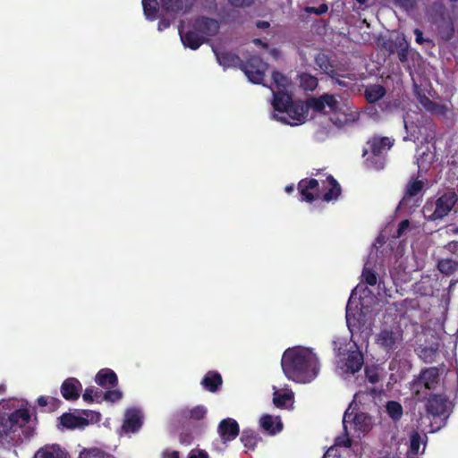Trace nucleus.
<instances>
[{
	"label": "nucleus",
	"mask_w": 458,
	"mask_h": 458,
	"mask_svg": "<svg viewBox=\"0 0 458 458\" xmlns=\"http://www.w3.org/2000/svg\"><path fill=\"white\" fill-rule=\"evenodd\" d=\"M402 333L384 328L377 335L376 344L386 352H394L402 341Z\"/></svg>",
	"instance_id": "6e6552de"
},
{
	"label": "nucleus",
	"mask_w": 458,
	"mask_h": 458,
	"mask_svg": "<svg viewBox=\"0 0 458 458\" xmlns=\"http://www.w3.org/2000/svg\"><path fill=\"white\" fill-rule=\"evenodd\" d=\"M328 7L326 4H321L318 7H307L306 12L310 13H315L317 15L324 14L327 12Z\"/></svg>",
	"instance_id": "a18cd8bd"
},
{
	"label": "nucleus",
	"mask_w": 458,
	"mask_h": 458,
	"mask_svg": "<svg viewBox=\"0 0 458 458\" xmlns=\"http://www.w3.org/2000/svg\"><path fill=\"white\" fill-rule=\"evenodd\" d=\"M456 263L451 259H444L438 263L439 270L443 273L451 272L454 269Z\"/></svg>",
	"instance_id": "37998d69"
},
{
	"label": "nucleus",
	"mask_w": 458,
	"mask_h": 458,
	"mask_svg": "<svg viewBox=\"0 0 458 458\" xmlns=\"http://www.w3.org/2000/svg\"><path fill=\"white\" fill-rule=\"evenodd\" d=\"M445 249L452 253L458 251V241H451L445 245Z\"/></svg>",
	"instance_id": "13d9d810"
},
{
	"label": "nucleus",
	"mask_w": 458,
	"mask_h": 458,
	"mask_svg": "<svg viewBox=\"0 0 458 458\" xmlns=\"http://www.w3.org/2000/svg\"><path fill=\"white\" fill-rule=\"evenodd\" d=\"M159 4L160 2L158 3L157 0H142L143 11L147 19L154 21L157 18Z\"/></svg>",
	"instance_id": "2f4dec72"
},
{
	"label": "nucleus",
	"mask_w": 458,
	"mask_h": 458,
	"mask_svg": "<svg viewBox=\"0 0 458 458\" xmlns=\"http://www.w3.org/2000/svg\"><path fill=\"white\" fill-rule=\"evenodd\" d=\"M123 397V393L119 389H109L104 393L103 398L112 403L117 402Z\"/></svg>",
	"instance_id": "79ce46f5"
},
{
	"label": "nucleus",
	"mask_w": 458,
	"mask_h": 458,
	"mask_svg": "<svg viewBox=\"0 0 458 458\" xmlns=\"http://www.w3.org/2000/svg\"><path fill=\"white\" fill-rule=\"evenodd\" d=\"M354 428L361 433H366L370 429V417L364 412L355 413L352 418Z\"/></svg>",
	"instance_id": "c756f323"
},
{
	"label": "nucleus",
	"mask_w": 458,
	"mask_h": 458,
	"mask_svg": "<svg viewBox=\"0 0 458 458\" xmlns=\"http://www.w3.org/2000/svg\"><path fill=\"white\" fill-rule=\"evenodd\" d=\"M281 367L288 379L298 383H309L318 374V359L307 349L288 348L284 351Z\"/></svg>",
	"instance_id": "f03ea898"
},
{
	"label": "nucleus",
	"mask_w": 458,
	"mask_h": 458,
	"mask_svg": "<svg viewBox=\"0 0 458 458\" xmlns=\"http://www.w3.org/2000/svg\"><path fill=\"white\" fill-rule=\"evenodd\" d=\"M200 384L206 390L216 393L220 389L223 378L217 371L209 370L206 373Z\"/></svg>",
	"instance_id": "a211bd4d"
},
{
	"label": "nucleus",
	"mask_w": 458,
	"mask_h": 458,
	"mask_svg": "<svg viewBox=\"0 0 458 458\" xmlns=\"http://www.w3.org/2000/svg\"><path fill=\"white\" fill-rule=\"evenodd\" d=\"M284 190L287 193H292L294 191V186L293 184L286 185Z\"/></svg>",
	"instance_id": "338daca9"
},
{
	"label": "nucleus",
	"mask_w": 458,
	"mask_h": 458,
	"mask_svg": "<svg viewBox=\"0 0 458 458\" xmlns=\"http://www.w3.org/2000/svg\"><path fill=\"white\" fill-rule=\"evenodd\" d=\"M315 64L323 73L328 75L331 79H335L336 76H341L335 70V65L330 57L324 53H318L316 55Z\"/></svg>",
	"instance_id": "f3484780"
},
{
	"label": "nucleus",
	"mask_w": 458,
	"mask_h": 458,
	"mask_svg": "<svg viewBox=\"0 0 458 458\" xmlns=\"http://www.w3.org/2000/svg\"><path fill=\"white\" fill-rule=\"evenodd\" d=\"M216 60L224 68H239L242 69L243 60L241 57L228 51L214 50Z\"/></svg>",
	"instance_id": "2eb2a0df"
},
{
	"label": "nucleus",
	"mask_w": 458,
	"mask_h": 458,
	"mask_svg": "<svg viewBox=\"0 0 458 458\" xmlns=\"http://www.w3.org/2000/svg\"><path fill=\"white\" fill-rule=\"evenodd\" d=\"M162 458H180V454L178 451L165 449L162 452Z\"/></svg>",
	"instance_id": "4d7b16f0"
},
{
	"label": "nucleus",
	"mask_w": 458,
	"mask_h": 458,
	"mask_svg": "<svg viewBox=\"0 0 458 458\" xmlns=\"http://www.w3.org/2000/svg\"><path fill=\"white\" fill-rule=\"evenodd\" d=\"M228 2L236 7H246L252 4L254 0H228Z\"/></svg>",
	"instance_id": "3c124183"
},
{
	"label": "nucleus",
	"mask_w": 458,
	"mask_h": 458,
	"mask_svg": "<svg viewBox=\"0 0 458 458\" xmlns=\"http://www.w3.org/2000/svg\"><path fill=\"white\" fill-rule=\"evenodd\" d=\"M167 27H169V22L168 21H166L165 20L159 21V22H158V30H161L165 29V28H167Z\"/></svg>",
	"instance_id": "0e129e2a"
},
{
	"label": "nucleus",
	"mask_w": 458,
	"mask_h": 458,
	"mask_svg": "<svg viewBox=\"0 0 458 458\" xmlns=\"http://www.w3.org/2000/svg\"><path fill=\"white\" fill-rule=\"evenodd\" d=\"M94 387H87L82 394V398L87 403H92L94 401Z\"/></svg>",
	"instance_id": "603ef678"
},
{
	"label": "nucleus",
	"mask_w": 458,
	"mask_h": 458,
	"mask_svg": "<svg viewBox=\"0 0 458 458\" xmlns=\"http://www.w3.org/2000/svg\"><path fill=\"white\" fill-rule=\"evenodd\" d=\"M325 106H328L331 112H336L339 107V102L335 95L325 93L323 94Z\"/></svg>",
	"instance_id": "ea45409f"
},
{
	"label": "nucleus",
	"mask_w": 458,
	"mask_h": 458,
	"mask_svg": "<svg viewBox=\"0 0 458 458\" xmlns=\"http://www.w3.org/2000/svg\"><path fill=\"white\" fill-rule=\"evenodd\" d=\"M298 190L301 195V200L312 203L314 200L321 199L326 202L335 200L341 195L342 189L338 182L333 175L329 174L326 180L301 179L298 183Z\"/></svg>",
	"instance_id": "7ed1b4c3"
},
{
	"label": "nucleus",
	"mask_w": 458,
	"mask_h": 458,
	"mask_svg": "<svg viewBox=\"0 0 458 458\" xmlns=\"http://www.w3.org/2000/svg\"><path fill=\"white\" fill-rule=\"evenodd\" d=\"M103 395H104V394L101 390L94 389V396L96 397V399H100V398H102Z\"/></svg>",
	"instance_id": "69168bd1"
},
{
	"label": "nucleus",
	"mask_w": 458,
	"mask_h": 458,
	"mask_svg": "<svg viewBox=\"0 0 458 458\" xmlns=\"http://www.w3.org/2000/svg\"><path fill=\"white\" fill-rule=\"evenodd\" d=\"M284 113H286L288 117L292 119L293 122H287L286 117L284 116H278L274 114V117L278 121H281L284 123H289L291 125H297L304 123L309 114L306 103L298 101H293Z\"/></svg>",
	"instance_id": "1a4fd4ad"
},
{
	"label": "nucleus",
	"mask_w": 458,
	"mask_h": 458,
	"mask_svg": "<svg viewBox=\"0 0 458 458\" xmlns=\"http://www.w3.org/2000/svg\"><path fill=\"white\" fill-rule=\"evenodd\" d=\"M268 64L259 55H250L246 62L243 61L241 71L248 80L255 84H262Z\"/></svg>",
	"instance_id": "0eeeda50"
},
{
	"label": "nucleus",
	"mask_w": 458,
	"mask_h": 458,
	"mask_svg": "<svg viewBox=\"0 0 458 458\" xmlns=\"http://www.w3.org/2000/svg\"><path fill=\"white\" fill-rule=\"evenodd\" d=\"M408 47L409 45L404 38H402V39L398 42V59L402 63H405L408 60Z\"/></svg>",
	"instance_id": "a19ab883"
},
{
	"label": "nucleus",
	"mask_w": 458,
	"mask_h": 458,
	"mask_svg": "<svg viewBox=\"0 0 458 458\" xmlns=\"http://www.w3.org/2000/svg\"><path fill=\"white\" fill-rule=\"evenodd\" d=\"M293 394L292 392L289 393H281L279 391H275L273 394V403L277 408H285L286 403L288 401L293 400Z\"/></svg>",
	"instance_id": "c9c22d12"
},
{
	"label": "nucleus",
	"mask_w": 458,
	"mask_h": 458,
	"mask_svg": "<svg viewBox=\"0 0 458 458\" xmlns=\"http://www.w3.org/2000/svg\"><path fill=\"white\" fill-rule=\"evenodd\" d=\"M318 85L317 77L310 73H301L300 75V86L306 91H313Z\"/></svg>",
	"instance_id": "72a5a7b5"
},
{
	"label": "nucleus",
	"mask_w": 458,
	"mask_h": 458,
	"mask_svg": "<svg viewBox=\"0 0 458 458\" xmlns=\"http://www.w3.org/2000/svg\"><path fill=\"white\" fill-rule=\"evenodd\" d=\"M274 98H273V107L275 110L278 112L284 113L288 106L292 104L293 98L292 95L287 92V90H276L273 91Z\"/></svg>",
	"instance_id": "4be33fe9"
},
{
	"label": "nucleus",
	"mask_w": 458,
	"mask_h": 458,
	"mask_svg": "<svg viewBox=\"0 0 458 458\" xmlns=\"http://www.w3.org/2000/svg\"><path fill=\"white\" fill-rule=\"evenodd\" d=\"M386 93L384 86L380 84L369 85L365 89L364 96L366 100L372 104L382 99Z\"/></svg>",
	"instance_id": "a878e982"
},
{
	"label": "nucleus",
	"mask_w": 458,
	"mask_h": 458,
	"mask_svg": "<svg viewBox=\"0 0 458 458\" xmlns=\"http://www.w3.org/2000/svg\"><path fill=\"white\" fill-rule=\"evenodd\" d=\"M439 381V369L436 367L426 368L420 370L418 377L411 383V389L414 398L418 402L427 399L428 394L421 389L433 390Z\"/></svg>",
	"instance_id": "39448f33"
},
{
	"label": "nucleus",
	"mask_w": 458,
	"mask_h": 458,
	"mask_svg": "<svg viewBox=\"0 0 458 458\" xmlns=\"http://www.w3.org/2000/svg\"><path fill=\"white\" fill-rule=\"evenodd\" d=\"M240 440L247 450L253 451L257 444L261 440V437L253 429L245 428L242 432Z\"/></svg>",
	"instance_id": "393cba45"
},
{
	"label": "nucleus",
	"mask_w": 458,
	"mask_h": 458,
	"mask_svg": "<svg viewBox=\"0 0 458 458\" xmlns=\"http://www.w3.org/2000/svg\"><path fill=\"white\" fill-rule=\"evenodd\" d=\"M260 427L271 436H274L283 429V423L279 417H273L270 414L263 415L259 420Z\"/></svg>",
	"instance_id": "dca6fc26"
},
{
	"label": "nucleus",
	"mask_w": 458,
	"mask_h": 458,
	"mask_svg": "<svg viewBox=\"0 0 458 458\" xmlns=\"http://www.w3.org/2000/svg\"><path fill=\"white\" fill-rule=\"evenodd\" d=\"M379 106L382 111H391L393 108L397 107V103L396 101L392 103L391 101L384 100Z\"/></svg>",
	"instance_id": "6e6d98bb"
},
{
	"label": "nucleus",
	"mask_w": 458,
	"mask_h": 458,
	"mask_svg": "<svg viewBox=\"0 0 458 458\" xmlns=\"http://www.w3.org/2000/svg\"><path fill=\"white\" fill-rule=\"evenodd\" d=\"M361 276L363 281L369 286H374L377 284V275L371 268L363 267Z\"/></svg>",
	"instance_id": "58836bf2"
},
{
	"label": "nucleus",
	"mask_w": 458,
	"mask_h": 458,
	"mask_svg": "<svg viewBox=\"0 0 458 458\" xmlns=\"http://www.w3.org/2000/svg\"><path fill=\"white\" fill-rule=\"evenodd\" d=\"M414 35H415V41L418 44L420 45V44H422L424 42L423 33H422V31L420 29H415L414 30Z\"/></svg>",
	"instance_id": "bf43d9fd"
},
{
	"label": "nucleus",
	"mask_w": 458,
	"mask_h": 458,
	"mask_svg": "<svg viewBox=\"0 0 458 458\" xmlns=\"http://www.w3.org/2000/svg\"><path fill=\"white\" fill-rule=\"evenodd\" d=\"M458 201L454 190H448L437 199H429L422 208V213L428 221H438L447 216Z\"/></svg>",
	"instance_id": "20e7f679"
},
{
	"label": "nucleus",
	"mask_w": 458,
	"mask_h": 458,
	"mask_svg": "<svg viewBox=\"0 0 458 458\" xmlns=\"http://www.w3.org/2000/svg\"><path fill=\"white\" fill-rule=\"evenodd\" d=\"M394 143V139L374 135L367 141V145L369 147V151L372 155L371 158H368L367 161L369 162L376 170L383 169L386 161L384 154L393 147Z\"/></svg>",
	"instance_id": "423d86ee"
},
{
	"label": "nucleus",
	"mask_w": 458,
	"mask_h": 458,
	"mask_svg": "<svg viewBox=\"0 0 458 458\" xmlns=\"http://www.w3.org/2000/svg\"><path fill=\"white\" fill-rule=\"evenodd\" d=\"M272 80L276 90H287L289 81L285 75L278 71H274Z\"/></svg>",
	"instance_id": "4c0bfd02"
},
{
	"label": "nucleus",
	"mask_w": 458,
	"mask_h": 458,
	"mask_svg": "<svg viewBox=\"0 0 458 458\" xmlns=\"http://www.w3.org/2000/svg\"><path fill=\"white\" fill-rule=\"evenodd\" d=\"M188 458H209V456L205 450L193 449L190 452Z\"/></svg>",
	"instance_id": "8fccbe9b"
},
{
	"label": "nucleus",
	"mask_w": 458,
	"mask_h": 458,
	"mask_svg": "<svg viewBox=\"0 0 458 458\" xmlns=\"http://www.w3.org/2000/svg\"><path fill=\"white\" fill-rule=\"evenodd\" d=\"M424 183L420 180H413L411 181L406 185L405 194L401 201V204H404V202L408 201L412 197L417 196L423 189Z\"/></svg>",
	"instance_id": "7c9ffc66"
},
{
	"label": "nucleus",
	"mask_w": 458,
	"mask_h": 458,
	"mask_svg": "<svg viewBox=\"0 0 458 458\" xmlns=\"http://www.w3.org/2000/svg\"><path fill=\"white\" fill-rule=\"evenodd\" d=\"M308 111L310 109L314 110L317 113H322L325 110V102L323 99V95L318 98L310 97L305 101Z\"/></svg>",
	"instance_id": "e433bc0d"
},
{
	"label": "nucleus",
	"mask_w": 458,
	"mask_h": 458,
	"mask_svg": "<svg viewBox=\"0 0 458 458\" xmlns=\"http://www.w3.org/2000/svg\"><path fill=\"white\" fill-rule=\"evenodd\" d=\"M269 26H270L269 22L266 21H258L256 22V27L258 29L265 30V29L269 28Z\"/></svg>",
	"instance_id": "680f3d73"
},
{
	"label": "nucleus",
	"mask_w": 458,
	"mask_h": 458,
	"mask_svg": "<svg viewBox=\"0 0 458 458\" xmlns=\"http://www.w3.org/2000/svg\"><path fill=\"white\" fill-rule=\"evenodd\" d=\"M33 458H71L67 450L58 444H47L40 447Z\"/></svg>",
	"instance_id": "ddd939ff"
},
{
	"label": "nucleus",
	"mask_w": 458,
	"mask_h": 458,
	"mask_svg": "<svg viewBox=\"0 0 458 458\" xmlns=\"http://www.w3.org/2000/svg\"><path fill=\"white\" fill-rule=\"evenodd\" d=\"M61 403V400H59L58 398L49 396L48 411H53L56 410L60 406Z\"/></svg>",
	"instance_id": "5fc2aeb1"
},
{
	"label": "nucleus",
	"mask_w": 458,
	"mask_h": 458,
	"mask_svg": "<svg viewBox=\"0 0 458 458\" xmlns=\"http://www.w3.org/2000/svg\"><path fill=\"white\" fill-rule=\"evenodd\" d=\"M253 43H254V45L260 46L264 48L268 47V44L267 42H264L261 38H254Z\"/></svg>",
	"instance_id": "e2e57ef3"
},
{
	"label": "nucleus",
	"mask_w": 458,
	"mask_h": 458,
	"mask_svg": "<svg viewBox=\"0 0 458 458\" xmlns=\"http://www.w3.org/2000/svg\"><path fill=\"white\" fill-rule=\"evenodd\" d=\"M386 410L388 416L394 420L398 421L401 420L403 414V409L402 404L396 401H389L386 403Z\"/></svg>",
	"instance_id": "473e14b6"
},
{
	"label": "nucleus",
	"mask_w": 458,
	"mask_h": 458,
	"mask_svg": "<svg viewBox=\"0 0 458 458\" xmlns=\"http://www.w3.org/2000/svg\"><path fill=\"white\" fill-rule=\"evenodd\" d=\"M423 106L426 107L427 110L432 112V113H437L440 109L443 108L442 106L439 104L433 102L429 98H426L425 101H422Z\"/></svg>",
	"instance_id": "c03bdc74"
},
{
	"label": "nucleus",
	"mask_w": 458,
	"mask_h": 458,
	"mask_svg": "<svg viewBox=\"0 0 458 458\" xmlns=\"http://www.w3.org/2000/svg\"><path fill=\"white\" fill-rule=\"evenodd\" d=\"M208 410L204 405H197L192 409H182L180 411V416L183 419H190L193 420H201L207 415Z\"/></svg>",
	"instance_id": "c85d7f7f"
},
{
	"label": "nucleus",
	"mask_w": 458,
	"mask_h": 458,
	"mask_svg": "<svg viewBox=\"0 0 458 458\" xmlns=\"http://www.w3.org/2000/svg\"><path fill=\"white\" fill-rule=\"evenodd\" d=\"M217 433L222 443L225 444L227 442H231L240 434L239 424L234 419H223L217 426Z\"/></svg>",
	"instance_id": "9d476101"
},
{
	"label": "nucleus",
	"mask_w": 458,
	"mask_h": 458,
	"mask_svg": "<svg viewBox=\"0 0 458 458\" xmlns=\"http://www.w3.org/2000/svg\"><path fill=\"white\" fill-rule=\"evenodd\" d=\"M82 386L75 377L66 378L61 385V394L67 401H76L80 397Z\"/></svg>",
	"instance_id": "4468645a"
},
{
	"label": "nucleus",
	"mask_w": 458,
	"mask_h": 458,
	"mask_svg": "<svg viewBox=\"0 0 458 458\" xmlns=\"http://www.w3.org/2000/svg\"><path fill=\"white\" fill-rule=\"evenodd\" d=\"M142 426V420L139 411L130 410L125 414L123 428L125 431L137 432Z\"/></svg>",
	"instance_id": "412c9836"
},
{
	"label": "nucleus",
	"mask_w": 458,
	"mask_h": 458,
	"mask_svg": "<svg viewBox=\"0 0 458 458\" xmlns=\"http://www.w3.org/2000/svg\"><path fill=\"white\" fill-rule=\"evenodd\" d=\"M95 381L102 387H115L118 385V377L111 369H100L96 375Z\"/></svg>",
	"instance_id": "6ab92c4d"
},
{
	"label": "nucleus",
	"mask_w": 458,
	"mask_h": 458,
	"mask_svg": "<svg viewBox=\"0 0 458 458\" xmlns=\"http://www.w3.org/2000/svg\"><path fill=\"white\" fill-rule=\"evenodd\" d=\"M0 407V446L11 449L30 441L36 434V420L27 408H13L9 401Z\"/></svg>",
	"instance_id": "f257e3e1"
},
{
	"label": "nucleus",
	"mask_w": 458,
	"mask_h": 458,
	"mask_svg": "<svg viewBox=\"0 0 458 458\" xmlns=\"http://www.w3.org/2000/svg\"><path fill=\"white\" fill-rule=\"evenodd\" d=\"M396 4L404 8L405 10H412L416 4L417 0H394Z\"/></svg>",
	"instance_id": "49530a36"
},
{
	"label": "nucleus",
	"mask_w": 458,
	"mask_h": 458,
	"mask_svg": "<svg viewBox=\"0 0 458 458\" xmlns=\"http://www.w3.org/2000/svg\"><path fill=\"white\" fill-rule=\"evenodd\" d=\"M339 77H340V76H336V77H335V79H333V80L335 81V83H337V84H339V85H341V86H344L345 84H344L342 81H340V80L338 79Z\"/></svg>",
	"instance_id": "774afa93"
},
{
	"label": "nucleus",
	"mask_w": 458,
	"mask_h": 458,
	"mask_svg": "<svg viewBox=\"0 0 458 458\" xmlns=\"http://www.w3.org/2000/svg\"><path fill=\"white\" fill-rule=\"evenodd\" d=\"M363 355L359 351L350 352L345 361V370L350 373L358 372L363 365Z\"/></svg>",
	"instance_id": "5701e85b"
},
{
	"label": "nucleus",
	"mask_w": 458,
	"mask_h": 458,
	"mask_svg": "<svg viewBox=\"0 0 458 458\" xmlns=\"http://www.w3.org/2000/svg\"><path fill=\"white\" fill-rule=\"evenodd\" d=\"M352 416V413H350L349 410L345 411V412L344 414V418H343V428H344V435L335 437V446H340V447L343 446L345 448H350L352 446V441L349 437V434L347 431V426H346V423L348 421H350Z\"/></svg>",
	"instance_id": "bb28decb"
},
{
	"label": "nucleus",
	"mask_w": 458,
	"mask_h": 458,
	"mask_svg": "<svg viewBox=\"0 0 458 458\" xmlns=\"http://www.w3.org/2000/svg\"><path fill=\"white\" fill-rule=\"evenodd\" d=\"M180 36L183 46L192 50L198 49L204 43L203 37L196 30H189L185 33L180 31Z\"/></svg>",
	"instance_id": "b1692460"
},
{
	"label": "nucleus",
	"mask_w": 458,
	"mask_h": 458,
	"mask_svg": "<svg viewBox=\"0 0 458 458\" xmlns=\"http://www.w3.org/2000/svg\"><path fill=\"white\" fill-rule=\"evenodd\" d=\"M420 446V435L414 433L411 437V448L412 451H418Z\"/></svg>",
	"instance_id": "864d4df0"
},
{
	"label": "nucleus",
	"mask_w": 458,
	"mask_h": 458,
	"mask_svg": "<svg viewBox=\"0 0 458 458\" xmlns=\"http://www.w3.org/2000/svg\"><path fill=\"white\" fill-rule=\"evenodd\" d=\"M79 458H114L112 454L99 449L94 448H84L79 454Z\"/></svg>",
	"instance_id": "f704fd0d"
},
{
	"label": "nucleus",
	"mask_w": 458,
	"mask_h": 458,
	"mask_svg": "<svg viewBox=\"0 0 458 458\" xmlns=\"http://www.w3.org/2000/svg\"><path fill=\"white\" fill-rule=\"evenodd\" d=\"M60 423L64 428L69 429L81 428L89 424L87 419L76 416L71 412H65L60 417Z\"/></svg>",
	"instance_id": "aec40b11"
},
{
	"label": "nucleus",
	"mask_w": 458,
	"mask_h": 458,
	"mask_svg": "<svg viewBox=\"0 0 458 458\" xmlns=\"http://www.w3.org/2000/svg\"><path fill=\"white\" fill-rule=\"evenodd\" d=\"M447 398L444 394H431L426 403V411L433 417H441L445 414Z\"/></svg>",
	"instance_id": "f8f14e48"
},
{
	"label": "nucleus",
	"mask_w": 458,
	"mask_h": 458,
	"mask_svg": "<svg viewBox=\"0 0 458 458\" xmlns=\"http://www.w3.org/2000/svg\"><path fill=\"white\" fill-rule=\"evenodd\" d=\"M193 440V436L190 432L181 433L179 436V441L183 445H189Z\"/></svg>",
	"instance_id": "09e8293b"
},
{
	"label": "nucleus",
	"mask_w": 458,
	"mask_h": 458,
	"mask_svg": "<svg viewBox=\"0 0 458 458\" xmlns=\"http://www.w3.org/2000/svg\"><path fill=\"white\" fill-rule=\"evenodd\" d=\"M410 227V221L408 219L402 220L397 227L396 233L394 234L395 238H400L403 233Z\"/></svg>",
	"instance_id": "de8ad7c7"
},
{
	"label": "nucleus",
	"mask_w": 458,
	"mask_h": 458,
	"mask_svg": "<svg viewBox=\"0 0 458 458\" xmlns=\"http://www.w3.org/2000/svg\"><path fill=\"white\" fill-rule=\"evenodd\" d=\"M49 397L47 396H39L37 400L38 404L40 407H46L48 406Z\"/></svg>",
	"instance_id": "052dcab7"
},
{
	"label": "nucleus",
	"mask_w": 458,
	"mask_h": 458,
	"mask_svg": "<svg viewBox=\"0 0 458 458\" xmlns=\"http://www.w3.org/2000/svg\"><path fill=\"white\" fill-rule=\"evenodd\" d=\"M163 12L175 14L183 11L186 7L187 0H159Z\"/></svg>",
	"instance_id": "cd10ccee"
},
{
	"label": "nucleus",
	"mask_w": 458,
	"mask_h": 458,
	"mask_svg": "<svg viewBox=\"0 0 458 458\" xmlns=\"http://www.w3.org/2000/svg\"><path fill=\"white\" fill-rule=\"evenodd\" d=\"M192 27L198 33L208 37L216 36L220 29V23L217 20L207 17L199 16L193 21Z\"/></svg>",
	"instance_id": "9b49d317"
}]
</instances>
